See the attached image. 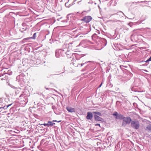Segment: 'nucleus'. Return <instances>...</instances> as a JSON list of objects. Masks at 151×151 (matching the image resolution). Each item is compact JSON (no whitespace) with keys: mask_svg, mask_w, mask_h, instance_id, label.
I'll use <instances>...</instances> for the list:
<instances>
[{"mask_svg":"<svg viewBox=\"0 0 151 151\" xmlns=\"http://www.w3.org/2000/svg\"><path fill=\"white\" fill-rule=\"evenodd\" d=\"M36 33H35L33 35V37H28L27 38V39H35L36 38Z\"/></svg>","mask_w":151,"mask_h":151,"instance_id":"1a4fd4ad","label":"nucleus"},{"mask_svg":"<svg viewBox=\"0 0 151 151\" xmlns=\"http://www.w3.org/2000/svg\"><path fill=\"white\" fill-rule=\"evenodd\" d=\"M12 105V104H9L8 105H7L6 106H6H4V107H0V109H1L2 108H3V109H6L8 107H9V106H11V105Z\"/></svg>","mask_w":151,"mask_h":151,"instance_id":"f8f14e48","label":"nucleus"},{"mask_svg":"<svg viewBox=\"0 0 151 151\" xmlns=\"http://www.w3.org/2000/svg\"><path fill=\"white\" fill-rule=\"evenodd\" d=\"M94 118L95 120H97L98 121H102L103 119L97 115H94Z\"/></svg>","mask_w":151,"mask_h":151,"instance_id":"0eeeda50","label":"nucleus"},{"mask_svg":"<svg viewBox=\"0 0 151 151\" xmlns=\"http://www.w3.org/2000/svg\"><path fill=\"white\" fill-rule=\"evenodd\" d=\"M92 19V18L90 16H87L84 17L81 19V21H84L86 23L89 22Z\"/></svg>","mask_w":151,"mask_h":151,"instance_id":"20e7f679","label":"nucleus"},{"mask_svg":"<svg viewBox=\"0 0 151 151\" xmlns=\"http://www.w3.org/2000/svg\"><path fill=\"white\" fill-rule=\"evenodd\" d=\"M131 119L130 117H124L122 120V126L125 127L129 124L131 122Z\"/></svg>","mask_w":151,"mask_h":151,"instance_id":"f257e3e1","label":"nucleus"},{"mask_svg":"<svg viewBox=\"0 0 151 151\" xmlns=\"http://www.w3.org/2000/svg\"><path fill=\"white\" fill-rule=\"evenodd\" d=\"M66 109L67 111L70 112H75V109L72 108L70 107H66Z\"/></svg>","mask_w":151,"mask_h":151,"instance_id":"423d86ee","label":"nucleus"},{"mask_svg":"<svg viewBox=\"0 0 151 151\" xmlns=\"http://www.w3.org/2000/svg\"><path fill=\"white\" fill-rule=\"evenodd\" d=\"M131 124L133 128L136 129H138L139 126V123L137 121H132Z\"/></svg>","mask_w":151,"mask_h":151,"instance_id":"f03ea898","label":"nucleus"},{"mask_svg":"<svg viewBox=\"0 0 151 151\" xmlns=\"http://www.w3.org/2000/svg\"><path fill=\"white\" fill-rule=\"evenodd\" d=\"M102 83L99 86V87H100L102 85Z\"/></svg>","mask_w":151,"mask_h":151,"instance_id":"f3484780","label":"nucleus"},{"mask_svg":"<svg viewBox=\"0 0 151 151\" xmlns=\"http://www.w3.org/2000/svg\"><path fill=\"white\" fill-rule=\"evenodd\" d=\"M87 115L86 116V118L87 119H91L93 117V115L92 113L90 112L87 113Z\"/></svg>","mask_w":151,"mask_h":151,"instance_id":"39448f33","label":"nucleus"},{"mask_svg":"<svg viewBox=\"0 0 151 151\" xmlns=\"http://www.w3.org/2000/svg\"><path fill=\"white\" fill-rule=\"evenodd\" d=\"M83 64H81V66H82L83 65Z\"/></svg>","mask_w":151,"mask_h":151,"instance_id":"a211bd4d","label":"nucleus"},{"mask_svg":"<svg viewBox=\"0 0 151 151\" xmlns=\"http://www.w3.org/2000/svg\"><path fill=\"white\" fill-rule=\"evenodd\" d=\"M48 127L49 126H52L53 124H55V123H53L52 122L50 121H48L47 122Z\"/></svg>","mask_w":151,"mask_h":151,"instance_id":"9d476101","label":"nucleus"},{"mask_svg":"<svg viewBox=\"0 0 151 151\" xmlns=\"http://www.w3.org/2000/svg\"><path fill=\"white\" fill-rule=\"evenodd\" d=\"M53 122H61V121L60 120V121H57L56 120H53Z\"/></svg>","mask_w":151,"mask_h":151,"instance_id":"4468645a","label":"nucleus"},{"mask_svg":"<svg viewBox=\"0 0 151 151\" xmlns=\"http://www.w3.org/2000/svg\"><path fill=\"white\" fill-rule=\"evenodd\" d=\"M113 115L116 116V119H118L123 120V118L125 117H124V116L122 115L119 114L116 111H115L114 112L113 114Z\"/></svg>","mask_w":151,"mask_h":151,"instance_id":"7ed1b4c3","label":"nucleus"},{"mask_svg":"<svg viewBox=\"0 0 151 151\" xmlns=\"http://www.w3.org/2000/svg\"><path fill=\"white\" fill-rule=\"evenodd\" d=\"M146 130L147 131L151 132V125H149L146 127Z\"/></svg>","mask_w":151,"mask_h":151,"instance_id":"6e6552de","label":"nucleus"},{"mask_svg":"<svg viewBox=\"0 0 151 151\" xmlns=\"http://www.w3.org/2000/svg\"><path fill=\"white\" fill-rule=\"evenodd\" d=\"M67 4H68V3H66L65 4V6H67V7H69V6H67Z\"/></svg>","mask_w":151,"mask_h":151,"instance_id":"dca6fc26","label":"nucleus"},{"mask_svg":"<svg viewBox=\"0 0 151 151\" xmlns=\"http://www.w3.org/2000/svg\"><path fill=\"white\" fill-rule=\"evenodd\" d=\"M41 125H43L45 126H47L48 127V125L47 123V124H41Z\"/></svg>","mask_w":151,"mask_h":151,"instance_id":"ddd939ff","label":"nucleus"},{"mask_svg":"<svg viewBox=\"0 0 151 151\" xmlns=\"http://www.w3.org/2000/svg\"><path fill=\"white\" fill-rule=\"evenodd\" d=\"M93 113L95 114V115H97V116L99 115V116H101V114L99 112H94Z\"/></svg>","mask_w":151,"mask_h":151,"instance_id":"9b49d317","label":"nucleus"},{"mask_svg":"<svg viewBox=\"0 0 151 151\" xmlns=\"http://www.w3.org/2000/svg\"><path fill=\"white\" fill-rule=\"evenodd\" d=\"M95 126H100V124H95Z\"/></svg>","mask_w":151,"mask_h":151,"instance_id":"2eb2a0df","label":"nucleus"}]
</instances>
